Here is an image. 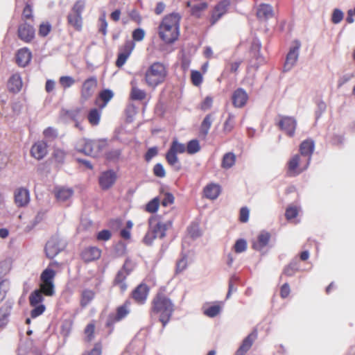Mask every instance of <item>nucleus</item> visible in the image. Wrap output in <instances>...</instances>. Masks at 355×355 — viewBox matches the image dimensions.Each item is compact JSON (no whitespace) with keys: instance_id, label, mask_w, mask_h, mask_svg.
<instances>
[{"instance_id":"393cba45","label":"nucleus","mask_w":355,"mask_h":355,"mask_svg":"<svg viewBox=\"0 0 355 355\" xmlns=\"http://www.w3.org/2000/svg\"><path fill=\"white\" fill-rule=\"evenodd\" d=\"M270 234L268 232L263 231L257 236V239L252 243V248L255 250H262L269 243Z\"/></svg>"},{"instance_id":"58836bf2","label":"nucleus","mask_w":355,"mask_h":355,"mask_svg":"<svg viewBox=\"0 0 355 355\" xmlns=\"http://www.w3.org/2000/svg\"><path fill=\"white\" fill-rule=\"evenodd\" d=\"M213 122V116L211 114H207L203 119L201 123L200 131L205 136H206Z\"/></svg>"},{"instance_id":"13d9d810","label":"nucleus","mask_w":355,"mask_h":355,"mask_svg":"<svg viewBox=\"0 0 355 355\" xmlns=\"http://www.w3.org/2000/svg\"><path fill=\"white\" fill-rule=\"evenodd\" d=\"M34 307L35 308L31 311V316L33 318H35L42 315L46 309L45 306L42 304H37Z\"/></svg>"},{"instance_id":"864d4df0","label":"nucleus","mask_w":355,"mask_h":355,"mask_svg":"<svg viewBox=\"0 0 355 355\" xmlns=\"http://www.w3.org/2000/svg\"><path fill=\"white\" fill-rule=\"evenodd\" d=\"M299 209L296 206H289L285 213L287 220H291L297 217L298 215Z\"/></svg>"},{"instance_id":"a211bd4d","label":"nucleus","mask_w":355,"mask_h":355,"mask_svg":"<svg viewBox=\"0 0 355 355\" xmlns=\"http://www.w3.org/2000/svg\"><path fill=\"white\" fill-rule=\"evenodd\" d=\"M248 100V95L243 88L236 89L232 94V104L235 107L241 108L245 105Z\"/></svg>"},{"instance_id":"f3484780","label":"nucleus","mask_w":355,"mask_h":355,"mask_svg":"<svg viewBox=\"0 0 355 355\" xmlns=\"http://www.w3.org/2000/svg\"><path fill=\"white\" fill-rule=\"evenodd\" d=\"M61 114L63 117L69 119L73 121H83L86 112L83 107H78L71 110H62Z\"/></svg>"},{"instance_id":"b1692460","label":"nucleus","mask_w":355,"mask_h":355,"mask_svg":"<svg viewBox=\"0 0 355 355\" xmlns=\"http://www.w3.org/2000/svg\"><path fill=\"white\" fill-rule=\"evenodd\" d=\"M31 58L32 54L29 49L22 48L16 54V62L19 67H24L31 62Z\"/></svg>"},{"instance_id":"f704fd0d","label":"nucleus","mask_w":355,"mask_h":355,"mask_svg":"<svg viewBox=\"0 0 355 355\" xmlns=\"http://www.w3.org/2000/svg\"><path fill=\"white\" fill-rule=\"evenodd\" d=\"M91 139H80L78 141L76 145L77 151L82 153L88 156L89 150L90 147Z\"/></svg>"},{"instance_id":"c03bdc74","label":"nucleus","mask_w":355,"mask_h":355,"mask_svg":"<svg viewBox=\"0 0 355 355\" xmlns=\"http://www.w3.org/2000/svg\"><path fill=\"white\" fill-rule=\"evenodd\" d=\"M55 276V272L49 268H46L41 274L40 279L42 282H53Z\"/></svg>"},{"instance_id":"f03ea898","label":"nucleus","mask_w":355,"mask_h":355,"mask_svg":"<svg viewBox=\"0 0 355 355\" xmlns=\"http://www.w3.org/2000/svg\"><path fill=\"white\" fill-rule=\"evenodd\" d=\"M174 311V304L171 300L162 293H158L153 300L151 312L159 315V321L164 327L169 322Z\"/></svg>"},{"instance_id":"052dcab7","label":"nucleus","mask_w":355,"mask_h":355,"mask_svg":"<svg viewBox=\"0 0 355 355\" xmlns=\"http://www.w3.org/2000/svg\"><path fill=\"white\" fill-rule=\"evenodd\" d=\"M187 266V257L183 255L182 257L176 263V272L179 273L186 269Z\"/></svg>"},{"instance_id":"4d7b16f0","label":"nucleus","mask_w":355,"mask_h":355,"mask_svg":"<svg viewBox=\"0 0 355 355\" xmlns=\"http://www.w3.org/2000/svg\"><path fill=\"white\" fill-rule=\"evenodd\" d=\"M60 83L64 88H69L75 83V80L71 76H62L60 78Z\"/></svg>"},{"instance_id":"ddd939ff","label":"nucleus","mask_w":355,"mask_h":355,"mask_svg":"<svg viewBox=\"0 0 355 355\" xmlns=\"http://www.w3.org/2000/svg\"><path fill=\"white\" fill-rule=\"evenodd\" d=\"M302 161L299 155H295L288 162L287 175L290 177H295L306 170L304 165L301 167Z\"/></svg>"},{"instance_id":"9d476101","label":"nucleus","mask_w":355,"mask_h":355,"mask_svg":"<svg viewBox=\"0 0 355 355\" xmlns=\"http://www.w3.org/2000/svg\"><path fill=\"white\" fill-rule=\"evenodd\" d=\"M116 178V173L113 170L104 171L98 178L99 186L103 190H107L114 184Z\"/></svg>"},{"instance_id":"9b49d317","label":"nucleus","mask_w":355,"mask_h":355,"mask_svg":"<svg viewBox=\"0 0 355 355\" xmlns=\"http://www.w3.org/2000/svg\"><path fill=\"white\" fill-rule=\"evenodd\" d=\"M314 147V141L311 139H306L300 144V152L301 156L305 159L304 168H307L310 164Z\"/></svg>"},{"instance_id":"c85d7f7f","label":"nucleus","mask_w":355,"mask_h":355,"mask_svg":"<svg viewBox=\"0 0 355 355\" xmlns=\"http://www.w3.org/2000/svg\"><path fill=\"white\" fill-rule=\"evenodd\" d=\"M73 193L71 188L56 187L55 189V196L60 202H66L70 199Z\"/></svg>"},{"instance_id":"6e6d98bb","label":"nucleus","mask_w":355,"mask_h":355,"mask_svg":"<svg viewBox=\"0 0 355 355\" xmlns=\"http://www.w3.org/2000/svg\"><path fill=\"white\" fill-rule=\"evenodd\" d=\"M343 12L341 10L336 8L334 10L332 16H331V21L334 24H339L343 19Z\"/></svg>"},{"instance_id":"7c9ffc66","label":"nucleus","mask_w":355,"mask_h":355,"mask_svg":"<svg viewBox=\"0 0 355 355\" xmlns=\"http://www.w3.org/2000/svg\"><path fill=\"white\" fill-rule=\"evenodd\" d=\"M22 87V81L20 76L17 73L13 74L9 79L8 87L10 91L16 93L20 91Z\"/></svg>"},{"instance_id":"1a4fd4ad","label":"nucleus","mask_w":355,"mask_h":355,"mask_svg":"<svg viewBox=\"0 0 355 355\" xmlns=\"http://www.w3.org/2000/svg\"><path fill=\"white\" fill-rule=\"evenodd\" d=\"M301 44L299 41H295V46L291 47L286 58V61L284 65V71L287 72L289 71L295 64L296 62L298 60L299 57V50L300 48Z\"/></svg>"},{"instance_id":"cd10ccee","label":"nucleus","mask_w":355,"mask_h":355,"mask_svg":"<svg viewBox=\"0 0 355 355\" xmlns=\"http://www.w3.org/2000/svg\"><path fill=\"white\" fill-rule=\"evenodd\" d=\"M81 257L85 262L93 261L101 257V250L96 247H89L83 250Z\"/></svg>"},{"instance_id":"0eeeda50","label":"nucleus","mask_w":355,"mask_h":355,"mask_svg":"<svg viewBox=\"0 0 355 355\" xmlns=\"http://www.w3.org/2000/svg\"><path fill=\"white\" fill-rule=\"evenodd\" d=\"M132 270V263L130 261L127 259L125 261L122 268L117 272L116 275V277L114 280V284L116 286H119L121 292H124L127 289V284L125 282V280Z\"/></svg>"},{"instance_id":"7ed1b4c3","label":"nucleus","mask_w":355,"mask_h":355,"mask_svg":"<svg viewBox=\"0 0 355 355\" xmlns=\"http://www.w3.org/2000/svg\"><path fill=\"white\" fill-rule=\"evenodd\" d=\"M171 225V222L164 223L155 216H151L148 220V230L143 239L146 245H151L155 239H163L166 232Z\"/></svg>"},{"instance_id":"69168bd1","label":"nucleus","mask_w":355,"mask_h":355,"mask_svg":"<svg viewBox=\"0 0 355 355\" xmlns=\"http://www.w3.org/2000/svg\"><path fill=\"white\" fill-rule=\"evenodd\" d=\"M66 153L63 150L55 149L53 152V157L55 160L59 163H62L65 158Z\"/></svg>"},{"instance_id":"e433bc0d","label":"nucleus","mask_w":355,"mask_h":355,"mask_svg":"<svg viewBox=\"0 0 355 355\" xmlns=\"http://www.w3.org/2000/svg\"><path fill=\"white\" fill-rule=\"evenodd\" d=\"M44 300V297L40 290H35L29 296V302L31 306H35Z\"/></svg>"},{"instance_id":"aec40b11","label":"nucleus","mask_w":355,"mask_h":355,"mask_svg":"<svg viewBox=\"0 0 355 355\" xmlns=\"http://www.w3.org/2000/svg\"><path fill=\"white\" fill-rule=\"evenodd\" d=\"M229 6V0H223L216 6L211 18V23L212 25L216 23L227 12Z\"/></svg>"},{"instance_id":"20e7f679","label":"nucleus","mask_w":355,"mask_h":355,"mask_svg":"<svg viewBox=\"0 0 355 355\" xmlns=\"http://www.w3.org/2000/svg\"><path fill=\"white\" fill-rule=\"evenodd\" d=\"M166 76L167 70L164 64L155 62L146 70L145 81L149 87L155 88L164 81Z\"/></svg>"},{"instance_id":"338daca9","label":"nucleus","mask_w":355,"mask_h":355,"mask_svg":"<svg viewBox=\"0 0 355 355\" xmlns=\"http://www.w3.org/2000/svg\"><path fill=\"white\" fill-rule=\"evenodd\" d=\"M158 153V149L157 147H151L150 148L146 155L145 159L146 162H150L154 157H155Z\"/></svg>"},{"instance_id":"4be33fe9","label":"nucleus","mask_w":355,"mask_h":355,"mask_svg":"<svg viewBox=\"0 0 355 355\" xmlns=\"http://www.w3.org/2000/svg\"><path fill=\"white\" fill-rule=\"evenodd\" d=\"M257 337V332L254 330L243 340L241 345L236 351V355H244L250 349Z\"/></svg>"},{"instance_id":"49530a36","label":"nucleus","mask_w":355,"mask_h":355,"mask_svg":"<svg viewBox=\"0 0 355 355\" xmlns=\"http://www.w3.org/2000/svg\"><path fill=\"white\" fill-rule=\"evenodd\" d=\"M234 118H235V116L233 114H232V113L228 114L227 119H226L225 122L224 123V125H223V130L225 132H230L233 130L234 125H235Z\"/></svg>"},{"instance_id":"0e129e2a","label":"nucleus","mask_w":355,"mask_h":355,"mask_svg":"<svg viewBox=\"0 0 355 355\" xmlns=\"http://www.w3.org/2000/svg\"><path fill=\"white\" fill-rule=\"evenodd\" d=\"M51 28V26L49 23H43L40 24V28H39V35L45 37L46 36Z\"/></svg>"},{"instance_id":"473e14b6","label":"nucleus","mask_w":355,"mask_h":355,"mask_svg":"<svg viewBox=\"0 0 355 355\" xmlns=\"http://www.w3.org/2000/svg\"><path fill=\"white\" fill-rule=\"evenodd\" d=\"M101 116V110L93 108L87 114V119L92 125H97L99 124Z\"/></svg>"},{"instance_id":"e2e57ef3","label":"nucleus","mask_w":355,"mask_h":355,"mask_svg":"<svg viewBox=\"0 0 355 355\" xmlns=\"http://www.w3.org/2000/svg\"><path fill=\"white\" fill-rule=\"evenodd\" d=\"M145 31L140 28H136L132 32V38L135 41L140 42L144 40Z\"/></svg>"},{"instance_id":"5701e85b","label":"nucleus","mask_w":355,"mask_h":355,"mask_svg":"<svg viewBox=\"0 0 355 355\" xmlns=\"http://www.w3.org/2000/svg\"><path fill=\"white\" fill-rule=\"evenodd\" d=\"M257 16L261 20H268L274 16L272 7L268 3H261L257 10Z\"/></svg>"},{"instance_id":"c756f323","label":"nucleus","mask_w":355,"mask_h":355,"mask_svg":"<svg viewBox=\"0 0 355 355\" xmlns=\"http://www.w3.org/2000/svg\"><path fill=\"white\" fill-rule=\"evenodd\" d=\"M220 192V187L214 183L207 184L204 189L205 196L211 200L216 199L219 196Z\"/></svg>"},{"instance_id":"79ce46f5","label":"nucleus","mask_w":355,"mask_h":355,"mask_svg":"<svg viewBox=\"0 0 355 355\" xmlns=\"http://www.w3.org/2000/svg\"><path fill=\"white\" fill-rule=\"evenodd\" d=\"M114 93L112 90L105 89L99 93V98L103 101V104L101 105V108L106 106L107 103L113 98Z\"/></svg>"},{"instance_id":"a878e982","label":"nucleus","mask_w":355,"mask_h":355,"mask_svg":"<svg viewBox=\"0 0 355 355\" xmlns=\"http://www.w3.org/2000/svg\"><path fill=\"white\" fill-rule=\"evenodd\" d=\"M106 143L102 140H92L89 150L88 156L98 157L105 148Z\"/></svg>"},{"instance_id":"37998d69","label":"nucleus","mask_w":355,"mask_h":355,"mask_svg":"<svg viewBox=\"0 0 355 355\" xmlns=\"http://www.w3.org/2000/svg\"><path fill=\"white\" fill-rule=\"evenodd\" d=\"M299 270L298 262L297 260L291 261L287 266L284 269L283 273L288 277H291Z\"/></svg>"},{"instance_id":"2eb2a0df","label":"nucleus","mask_w":355,"mask_h":355,"mask_svg":"<svg viewBox=\"0 0 355 355\" xmlns=\"http://www.w3.org/2000/svg\"><path fill=\"white\" fill-rule=\"evenodd\" d=\"M18 37L25 42H31L35 37V29L31 24L24 22L18 28Z\"/></svg>"},{"instance_id":"bf43d9fd","label":"nucleus","mask_w":355,"mask_h":355,"mask_svg":"<svg viewBox=\"0 0 355 355\" xmlns=\"http://www.w3.org/2000/svg\"><path fill=\"white\" fill-rule=\"evenodd\" d=\"M153 173L156 177L164 178L166 175V172L163 165L160 163L156 164L153 167Z\"/></svg>"},{"instance_id":"c9c22d12","label":"nucleus","mask_w":355,"mask_h":355,"mask_svg":"<svg viewBox=\"0 0 355 355\" xmlns=\"http://www.w3.org/2000/svg\"><path fill=\"white\" fill-rule=\"evenodd\" d=\"M132 89L130 92V98L135 101H142L146 96V93L144 90L139 89L137 86L131 83Z\"/></svg>"},{"instance_id":"680f3d73","label":"nucleus","mask_w":355,"mask_h":355,"mask_svg":"<svg viewBox=\"0 0 355 355\" xmlns=\"http://www.w3.org/2000/svg\"><path fill=\"white\" fill-rule=\"evenodd\" d=\"M207 6V4L206 3H200L196 5H194L193 7H191V14L193 15L198 17L200 15V12L205 10Z\"/></svg>"},{"instance_id":"412c9836","label":"nucleus","mask_w":355,"mask_h":355,"mask_svg":"<svg viewBox=\"0 0 355 355\" xmlns=\"http://www.w3.org/2000/svg\"><path fill=\"white\" fill-rule=\"evenodd\" d=\"M148 288L146 284H139L132 293V298L138 303V304H144L145 303L148 294Z\"/></svg>"},{"instance_id":"3c124183","label":"nucleus","mask_w":355,"mask_h":355,"mask_svg":"<svg viewBox=\"0 0 355 355\" xmlns=\"http://www.w3.org/2000/svg\"><path fill=\"white\" fill-rule=\"evenodd\" d=\"M247 249V242L243 239H238L234 245V250L236 253H241L246 250Z\"/></svg>"},{"instance_id":"5fc2aeb1","label":"nucleus","mask_w":355,"mask_h":355,"mask_svg":"<svg viewBox=\"0 0 355 355\" xmlns=\"http://www.w3.org/2000/svg\"><path fill=\"white\" fill-rule=\"evenodd\" d=\"M192 83L195 86H199L202 82V76L198 71H192L191 74Z\"/></svg>"},{"instance_id":"774afa93","label":"nucleus","mask_w":355,"mask_h":355,"mask_svg":"<svg viewBox=\"0 0 355 355\" xmlns=\"http://www.w3.org/2000/svg\"><path fill=\"white\" fill-rule=\"evenodd\" d=\"M111 232L107 230H103L99 232L97 234V239L98 241H108L111 238Z\"/></svg>"},{"instance_id":"8fccbe9b","label":"nucleus","mask_w":355,"mask_h":355,"mask_svg":"<svg viewBox=\"0 0 355 355\" xmlns=\"http://www.w3.org/2000/svg\"><path fill=\"white\" fill-rule=\"evenodd\" d=\"M188 232L193 239H197L202 235L199 225L197 223H192L188 227Z\"/></svg>"},{"instance_id":"09e8293b","label":"nucleus","mask_w":355,"mask_h":355,"mask_svg":"<svg viewBox=\"0 0 355 355\" xmlns=\"http://www.w3.org/2000/svg\"><path fill=\"white\" fill-rule=\"evenodd\" d=\"M159 205V199L156 197L151 200L146 205V211L149 213H155L157 211Z\"/></svg>"},{"instance_id":"4468645a","label":"nucleus","mask_w":355,"mask_h":355,"mask_svg":"<svg viewBox=\"0 0 355 355\" xmlns=\"http://www.w3.org/2000/svg\"><path fill=\"white\" fill-rule=\"evenodd\" d=\"M129 312L127 304H124L119 306L116 309V313H111L109 315L107 319L106 326L109 328L112 327L115 322L123 319Z\"/></svg>"},{"instance_id":"a19ab883","label":"nucleus","mask_w":355,"mask_h":355,"mask_svg":"<svg viewBox=\"0 0 355 355\" xmlns=\"http://www.w3.org/2000/svg\"><path fill=\"white\" fill-rule=\"evenodd\" d=\"M40 288L42 293H44L45 295L52 296L54 295L55 291L53 282H42Z\"/></svg>"},{"instance_id":"f8f14e48","label":"nucleus","mask_w":355,"mask_h":355,"mask_svg":"<svg viewBox=\"0 0 355 355\" xmlns=\"http://www.w3.org/2000/svg\"><path fill=\"white\" fill-rule=\"evenodd\" d=\"M60 241L58 236H52L45 245V253L49 259L54 258L62 249L60 246Z\"/></svg>"},{"instance_id":"4c0bfd02","label":"nucleus","mask_w":355,"mask_h":355,"mask_svg":"<svg viewBox=\"0 0 355 355\" xmlns=\"http://www.w3.org/2000/svg\"><path fill=\"white\" fill-rule=\"evenodd\" d=\"M23 107L22 103L19 101H16L12 102L11 105V113H7L4 111L3 114H5L6 117H13L15 116H18L21 111V109Z\"/></svg>"},{"instance_id":"39448f33","label":"nucleus","mask_w":355,"mask_h":355,"mask_svg":"<svg viewBox=\"0 0 355 355\" xmlns=\"http://www.w3.org/2000/svg\"><path fill=\"white\" fill-rule=\"evenodd\" d=\"M186 150V146L180 143L177 139L173 140L171 146L166 154V159L169 165L180 170L181 166L177 155L184 153Z\"/></svg>"},{"instance_id":"603ef678","label":"nucleus","mask_w":355,"mask_h":355,"mask_svg":"<svg viewBox=\"0 0 355 355\" xmlns=\"http://www.w3.org/2000/svg\"><path fill=\"white\" fill-rule=\"evenodd\" d=\"M135 43L133 41L128 40L125 42L123 47L122 48L120 53H122L123 54H125V55H127V57L129 58L130 55L132 50L135 48Z\"/></svg>"},{"instance_id":"6ab92c4d","label":"nucleus","mask_w":355,"mask_h":355,"mask_svg":"<svg viewBox=\"0 0 355 355\" xmlns=\"http://www.w3.org/2000/svg\"><path fill=\"white\" fill-rule=\"evenodd\" d=\"M30 201L29 191L24 187L18 188L15 191V202L19 207L26 206Z\"/></svg>"},{"instance_id":"bb28decb","label":"nucleus","mask_w":355,"mask_h":355,"mask_svg":"<svg viewBox=\"0 0 355 355\" xmlns=\"http://www.w3.org/2000/svg\"><path fill=\"white\" fill-rule=\"evenodd\" d=\"M31 153L37 159H41L47 153V145L44 141L35 143L31 148Z\"/></svg>"},{"instance_id":"72a5a7b5","label":"nucleus","mask_w":355,"mask_h":355,"mask_svg":"<svg viewBox=\"0 0 355 355\" xmlns=\"http://www.w3.org/2000/svg\"><path fill=\"white\" fill-rule=\"evenodd\" d=\"M236 162V155L233 153H227L223 155L222 160V167L225 169L232 168Z\"/></svg>"},{"instance_id":"de8ad7c7","label":"nucleus","mask_w":355,"mask_h":355,"mask_svg":"<svg viewBox=\"0 0 355 355\" xmlns=\"http://www.w3.org/2000/svg\"><path fill=\"white\" fill-rule=\"evenodd\" d=\"M220 306L219 305H213L207 309H204V314L209 318L216 317L220 312Z\"/></svg>"},{"instance_id":"dca6fc26","label":"nucleus","mask_w":355,"mask_h":355,"mask_svg":"<svg viewBox=\"0 0 355 355\" xmlns=\"http://www.w3.org/2000/svg\"><path fill=\"white\" fill-rule=\"evenodd\" d=\"M97 86V80L95 77H91L85 80L81 90V97L85 101L89 99L94 93Z\"/></svg>"},{"instance_id":"423d86ee","label":"nucleus","mask_w":355,"mask_h":355,"mask_svg":"<svg viewBox=\"0 0 355 355\" xmlns=\"http://www.w3.org/2000/svg\"><path fill=\"white\" fill-rule=\"evenodd\" d=\"M85 1L78 0L72 7L71 11L68 14L67 21L76 30L80 31L83 25L82 13L85 8Z\"/></svg>"},{"instance_id":"f257e3e1","label":"nucleus","mask_w":355,"mask_h":355,"mask_svg":"<svg viewBox=\"0 0 355 355\" xmlns=\"http://www.w3.org/2000/svg\"><path fill=\"white\" fill-rule=\"evenodd\" d=\"M180 19L181 16L177 12H172L163 18L159 26L158 33L164 42L171 44L178 40Z\"/></svg>"},{"instance_id":"2f4dec72","label":"nucleus","mask_w":355,"mask_h":355,"mask_svg":"<svg viewBox=\"0 0 355 355\" xmlns=\"http://www.w3.org/2000/svg\"><path fill=\"white\" fill-rule=\"evenodd\" d=\"M95 293L89 289H85L81 293L80 306L86 307L94 298Z\"/></svg>"},{"instance_id":"6e6552de","label":"nucleus","mask_w":355,"mask_h":355,"mask_svg":"<svg viewBox=\"0 0 355 355\" xmlns=\"http://www.w3.org/2000/svg\"><path fill=\"white\" fill-rule=\"evenodd\" d=\"M278 126L289 137H293L297 126L296 120L291 116H279Z\"/></svg>"},{"instance_id":"a18cd8bd","label":"nucleus","mask_w":355,"mask_h":355,"mask_svg":"<svg viewBox=\"0 0 355 355\" xmlns=\"http://www.w3.org/2000/svg\"><path fill=\"white\" fill-rule=\"evenodd\" d=\"M200 149V144L197 139L191 140L188 142L187 146H186V150L190 155L198 153Z\"/></svg>"},{"instance_id":"ea45409f","label":"nucleus","mask_w":355,"mask_h":355,"mask_svg":"<svg viewBox=\"0 0 355 355\" xmlns=\"http://www.w3.org/2000/svg\"><path fill=\"white\" fill-rule=\"evenodd\" d=\"M9 306H2L0 309V328L4 327L8 322L10 313Z\"/></svg>"}]
</instances>
